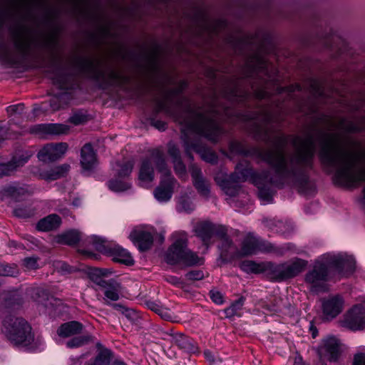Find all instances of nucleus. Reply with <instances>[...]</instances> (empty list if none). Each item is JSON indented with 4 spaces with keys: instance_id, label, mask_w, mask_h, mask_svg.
Wrapping results in <instances>:
<instances>
[{
    "instance_id": "49530a36",
    "label": "nucleus",
    "mask_w": 365,
    "mask_h": 365,
    "mask_svg": "<svg viewBox=\"0 0 365 365\" xmlns=\"http://www.w3.org/2000/svg\"><path fill=\"white\" fill-rule=\"evenodd\" d=\"M158 314L164 319L165 320H170L172 318V314L170 312V311L167 309V308H165L163 307H162V308H158Z\"/></svg>"
},
{
    "instance_id": "20e7f679",
    "label": "nucleus",
    "mask_w": 365,
    "mask_h": 365,
    "mask_svg": "<svg viewBox=\"0 0 365 365\" xmlns=\"http://www.w3.org/2000/svg\"><path fill=\"white\" fill-rule=\"evenodd\" d=\"M2 331L16 345L29 346L34 339L31 327L21 317L9 316L3 321Z\"/></svg>"
},
{
    "instance_id": "f03ea898",
    "label": "nucleus",
    "mask_w": 365,
    "mask_h": 365,
    "mask_svg": "<svg viewBox=\"0 0 365 365\" xmlns=\"http://www.w3.org/2000/svg\"><path fill=\"white\" fill-rule=\"evenodd\" d=\"M354 259L342 253H326L321 255L304 276L309 291L315 294L329 290V282L349 277L354 270Z\"/></svg>"
},
{
    "instance_id": "7ed1b4c3",
    "label": "nucleus",
    "mask_w": 365,
    "mask_h": 365,
    "mask_svg": "<svg viewBox=\"0 0 365 365\" xmlns=\"http://www.w3.org/2000/svg\"><path fill=\"white\" fill-rule=\"evenodd\" d=\"M173 242L169 247L165 261L170 264L182 263L186 265L201 264L202 259L187 247V235L184 232H177L173 235Z\"/></svg>"
},
{
    "instance_id": "6e6d98bb",
    "label": "nucleus",
    "mask_w": 365,
    "mask_h": 365,
    "mask_svg": "<svg viewBox=\"0 0 365 365\" xmlns=\"http://www.w3.org/2000/svg\"><path fill=\"white\" fill-rule=\"evenodd\" d=\"M53 83L57 85L58 87H60L61 88H64L66 86L63 85V83H62L60 80H59V76L58 77H56L53 79Z\"/></svg>"
},
{
    "instance_id": "6e6552de",
    "label": "nucleus",
    "mask_w": 365,
    "mask_h": 365,
    "mask_svg": "<svg viewBox=\"0 0 365 365\" xmlns=\"http://www.w3.org/2000/svg\"><path fill=\"white\" fill-rule=\"evenodd\" d=\"M133 168L131 161L116 162L113 165L115 178L108 182V188L113 192H123L130 188L131 184L127 180Z\"/></svg>"
},
{
    "instance_id": "a878e982",
    "label": "nucleus",
    "mask_w": 365,
    "mask_h": 365,
    "mask_svg": "<svg viewBox=\"0 0 365 365\" xmlns=\"http://www.w3.org/2000/svg\"><path fill=\"white\" fill-rule=\"evenodd\" d=\"M270 262L256 263L253 261H244L240 264V268L247 273H260L266 272L269 274Z\"/></svg>"
},
{
    "instance_id": "f8f14e48",
    "label": "nucleus",
    "mask_w": 365,
    "mask_h": 365,
    "mask_svg": "<svg viewBox=\"0 0 365 365\" xmlns=\"http://www.w3.org/2000/svg\"><path fill=\"white\" fill-rule=\"evenodd\" d=\"M160 158L165 161L162 154L157 152L155 154L153 153L150 159L142 162L138 173L139 185L141 187H148L150 186L151 182L154 180V170L152 163L154 162L159 170L158 163H160ZM164 163L165 164V162Z\"/></svg>"
},
{
    "instance_id": "774afa93",
    "label": "nucleus",
    "mask_w": 365,
    "mask_h": 365,
    "mask_svg": "<svg viewBox=\"0 0 365 365\" xmlns=\"http://www.w3.org/2000/svg\"><path fill=\"white\" fill-rule=\"evenodd\" d=\"M284 90V88H280V89L279 90V93H282Z\"/></svg>"
},
{
    "instance_id": "2eb2a0df",
    "label": "nucleus",
    "mask_w": 365,
    "mask_h": 365,
    "mask_svg": "<svg viewBox=\"0 0 365 365\" xmlns=\"http://www.w3.org/2000/svg\"><path fill=\"white\" fill-rule=\"evenodd\" d=\"M67 149L68 145L66 143L48 144L38 152V158L43 163L55 161L61 158Z\"/></svg>"
},
{
    "instance_id": "a211bd4d",
    "label": "nucleus",
    "mask_w": 365,
    "mask_h": 365,
    "mask_svg": "<svg viewBox=\"0 0 365 365\" xmlns=\"http://www.w3.org/2000/svg\"><path fill=\"white\" fill-rule=\"evenodd\" d=\"M129 238L140 251L150 249L153 242V235L150 232L141 229L133 230Z\"/></svg>"
},
{
    "instance_id": "58836bf2",
    "label": "nucleus",
    "mask_w": 365,
    "mask_h": 365,
    "mask_svg": "<svg viewBox=\"0 0 365 365\" xmlns=\"http://www.w3.org/2000/svg\"><path fill=\"white\" fill-rule=\"evenodd\" d=\"M23 264L27 269H36L38 268V258L35 257H26Z\"/></svg>"
},
{
    "instance_id": "3c124183",
    "label": "nucleus",
    "mask_w": 365,
    "mask_h": 365,
    "mask_svg": "<svg viewBox=\"0 0 365 365\" xmlns=\"http://www.w3.org/2000/svg\"><path fill=\"white\" fill-rule=\"evenodd\" d=\"M180 341L181 342L180 345L184 349L192 350V349L190 347L191 344L189 340L184 335H180Z\"/></svg>"
},
{
    "instance_id": "bb28decb",
    "label": "nucleus",
    "mask_w": 365,
    "mask_h": 365,
    "mask_svg": "<svg viewBox=\"0 0 365 365\" xmlns=\"http://www.w3.org/2000/svg\"><path fill=\"white\" fill-rule=\"evenodd\" d=\"M81 329V324L73 321L62 324L58 329V334L62 337H69L80 333Z\"/></svg>"
},
{
    "instance_id": "4c0bfd02",
    "label": "nucleus",
    "mask_w": 365,
    "mask_h": 365,
    "mask_svg": "<svg viewBox=\"0 0 365 365\" xmlns=\"http://www.w3.org/2000/svg\"><path fill=\"white\" fill-rule=\"evenodd\" d=\"M173 165H174V168H175V173L176 174L180 177V178H184L186 176V170H185V165L183 164V163L182 162L181 159H175V160H174L173 162Z\"/></svg>"
},
{
    "instance_id": "8fccbe9b",
    "label": "nucleus",
    "mask_w": 365,
    "mask_h": 365,
    "mask_svg": "<svg viewBox=\"0 0 365 365\" xmlns=\"http://www.w3.org/2000/svg\"><path fill=\"white\" fill-rule=\"evenodd\" d=\"M82 61V70L83 71H87L90 69H93V67H94V63L91 60V59H88V58H83L81 60Z\"/></svg>"
},
{
    "instance_id": "a19ab883",
    "label": "nucleus",
    "mask_w": 365,
    "mask_h": 365,
    "mask_svg": "<svg viewBox=\"0 0 365 365\" xmlns=\"http://www.w3.org/2000/svg\"><path fill=\"white\" fill-rule=\"evenodd\" d=\"M185 276L189 280H200L204 277V274L200 270H192L187 272Z\"/></svg>"
},
{
    "instance_id": "a18cd8bd",
    "label": "nucleus",
    "mask_w": 365,
    "mask_h": 365,
    "mask_svg": "<svg viewBox=\"0 0 365 365\" xmlns=\"http://www.w3.org/2000/svg\"><path fill=\"white\" fill-rule=\"evenodd\" d=\"M353 365H365V354H356L354 356Z\"/></svg>"
},
{
    "instance_id": "e433bc0d",
    "label": "nucleus",
    "mask_w": 365,
    "mask_h": 365,
    "mask_svg": "<svg viewBox=\"0 0 365 365\" xmlns=\"http://www.w3.org/2000/svg\"><path fill=\"white\" fill-rule=\"evenodd\" d=\"M18 270L16 267H11L8 264H0V275L1 276H16Z\"/></svg>"
},
{
    "instance_id": "7c9ffc66",
    "label": "nucleus",
    "mask_w": 365,
    "mask_h": 365,
    "mask_svg": "<svg viewBox=\"0 0 365 365\" xmlns=\"http://www.w3.org/2000/svg\"><path fill=\"white\" fill-rule=\"evenodd\" d=\"M193 150L199 153L203 160L210 163L217 162V155L211 150L205 148L197 149L195 147L193 148Z\"/></svg>"
},
{
    "instance_id": "473e14b6",
    "label": "nucleus",
    "mask_w": 365,
    "mask_h": 365,
    "mask_svg": "<svg viewBox=\"0 0 365 365\" xmlns=\"http://www.w3.org/2000/svg\"><path fill=\"white\" fill-rule=\"evenodd\" d=\"M31 295L34 301L39 303H42L45 300L48 299V293L41 287H35L31 289Z\"/></svg>"
},
{
    "instance_id": "aec40b11",
    "label": "nucleus",
    "mask_w": 365,
    "mask_h": 365,
    "mask_svg": "<svg viewBox=\"0 0 365 365\" xmlns=\"http://www.w3.org/2000/svg\"><path fill=\"white\" fill-rule=\"evenodd\" d=\"M98 284L104 290V300L117 301L121 292V285L115 280H101Z\"/></svg>"
},
{
    "instance_id": "c9c22d12",
    "label": "nucleus",
    "mask_w": 365,
    "mask_h": 365,
    "mask_svg": "<svg viewBox=\"0 0 365 365\" xmlns=\"http://www.w3.org/2000/svg\"><path fill=\"white\" fill-rule=\"evenodd\" d=\"M88 116L82 112L74 113L70 118L69 122L77 125L87 121Z\"/></svg>"
},
{
    "instance_id": "b1692460",
    "label": "nucleus",
    "mask_w": 365,
    "mask_h": 365,
    "mask_svg": "<svg viewBox=\"0 0 365 365\" xmlns=\"http://www.w3.org/2000/svg\"><path fill=\"white\" fill-rule=\"evenodd\" d=\"M220 230L222 233V235L220 236L221 245L220 246L222 256L227 257L240 255V252L236 250L232 241L224 235L225 229L220 227Z\"/></svg>"
},
{
    "instance_id": "09e8293b",
    "label": "nucleus",
    "mask_w": 365,
    "mask_h": 365,
    "mask_svg": "<svg viewBox=\"0 0 365 365\" xmlns=\"http://www.w3.org/2000/svg\"><path fill=\"white\" fill-rule=\"evenodd\" d=\"M59 96H54L50 100V108L51 110H57L60 108Z\"/></svg>"
},
{
    "instance_id": "79ce46f5",
    "label": "nucleus",
    "mask_w": 365,
    "mask_h": 365,
    "mask_svg": "<svg viewBox=\"0 0 365 365\" xmlns=\"http://www.w3.org/2000/svg\"><path fill=\"white\" fill-rule=\"evenodd\" d=\"M210 298L217 304H222L223 303V295L218 291H210Z\"/></svg>"
},
{
    "instance_id": "6ab92c4d",
    "label": "nucleus",
    "mask_w": 365,
    "mask_h": 365,
    "mask_svg": "<svg viewBox=\"0 0 365 365\" xmlns=\"http://www.w3.org/2000/svg\"><path fill=\"white\" fill-rule=\"evenodd\" d=\"M96 154L94 152L92 145L89 143L86 144L81 149V165L83 171H91L97 165Z\"/></svg>"
},
{
    "instance_id": "f704fd0d",
    "label": "nucleus",
    "mask_w": 365,
    "mask_h": 365,
    "mask_svg": "<svg viewBox=\"0 0 365 365\" xmlns=\"http://www.w3.org/2000/svg\"><path fill=\"white\" fill-rule=\"evenodd\" d=\"M90 340V336H81L74 337L67 342V346L69 348H76L86 344Z\"/></svg>"
},
{
    "instance_id": "72a5a7b5",
    "label": "nucleus",
    "mask_w": 365,
    "mask_h": 365,
    "mask_svg": "<svg viewBox=\"0 0 365 365\" xmlns=\"http://www.w3.org/2000/svg\"><path fill=\"white\" fill-rule=\"evenodd\" d=\"M34 213V211L31 207L26 206H19L14 209V214L19 217H30Z\"/></svg>"
},
{
    "instance_id": "f257e3e1",
    "label": "nucleus",
    "mask_w": 365,
    "mask_h": 365,
    "mask_svg": "<svg viewBox=\"0 0 365 365\" xmlns=\"http://www.w3.org/2000/svg\"><path fill=\"white\" fill-rule=\"evenodd\" d=\"M292 143L296 152L292 158L287 157L281 148L263 154V159L274 169V175H271L269 172L253 173L250 169H244L222 180L217 177V185L227 195L233 197L239 192L238 182L250 179L258 187L262 203L271 202L273 195L271 186L279 187L289 182L302 172L303 168L311 165L314 151L313 137L310 135L304 138L296 137Z\"/></svg>"
},
{
    "instance_id": "c03bdc74",
    "label": "nucleus",
    "mask_w": 365,
    "mask_h": 365,
    "mask_svg": "<svg viewBox=\"0 0 365 365\" xmlns=\"http://www.w3.org/2000/svg\"><path fill=\"white\" fill-rule=\"evenodd\" d=\"M121 74L115 71H111L110 73V81L112 84H120L121 82Z\"/></svg>"
},
{
    "instance_id": "1a4fd4ad",
    "label": "nucleus",
    "mask_w": 365,
    "mask_h": 365,
    "mask_svg": "<svg viewBox=\"0 0 365 365\" xmlns=\"http://www.w3.org/2000/svg\"><path fill=\"white\" fill-rule=\"evenodd\" d=\"M160 163H158L159 172L161 173V182L160 185L155 190L154 196L160 202H168L170 200L174 185V178L172 177L170 170L163 159Z\"/></svg>"
},
{
    "instance_id": "052dcab7",
    "label": "nucleus",
    "mask_w": 365,
    "mask_h": 365,
    "mask_svg": "<svg viewBox=\"0 0 365 365\" xmlns=\"http://www.w3.org/2000/svg\"><path fill=\"white\" fill-rule=\"evenodd\" d=\"M72 204L74 207H78L81 205V200L79 199H75Z\"/></svg>"
},
{
    "instance_id": "5fc2aeb1",
    "label": "nucleus",
    "mask_w": 365,
    "mask_h": 365,
    "mask_svg": "<svg viewBox=\"0 0 365 365\" xmlns=\"http://www.w3.org/2000/svg\"><path fill=\"white\" fill-rule=\"evenodd\" d=\"M59 271L64 272L68 271V265L63 262H59Z\"/></svg>"
},
{
    "instance_id": "39448f33",
    "label": "nucleus",
    "mask_w": 365,
    "mask_h": 365,
    "mask_svg": "<svg viewBox=\"0 0 365 365\" xmlns=\"http://www.w3.org/2000/svg\"><path fill=\"white\" fill-rule=\"evenodd\" d=\"M179 122L212 141L217 140L221 133L215 117L212 114L202 115L201 113L191 112L187 114L185 119L179 120Z\"/></svg>"
},
{
    "instance_id": "bf43d9fd",
    "label": "nucleus",
    "mask_w": 365,
    "mask_h": 365,
    "mask_svg": "<svg viewBox=\"0 0 365 365\" xmlns=\"http://www.w3.org/2000/svg\"><path fill=\"white\" fill-rule=\"evenodd\" d=\"M56 307L55 308V312L56 314L59 316V300H56Z\"/></svg>"
},
{
    "instance_id": "ea45409f",
    "label": "nucleus",
    "mask_w": 365,
    "mask_h": 365,
    "mask_svg": "<svg viewBox=\"0 0 365 365\" xmlns=\"http://www.w3.org/2000/svg\"><path fill=\"white\" fill-rule=\"evenodd\" d=\"M24 106L22 103L12 105L6 108V111L9 115L20 114L23 112Z\"/></svg>"
},
{
    "instance_id": "2f4dec72",
    "label": "nucleus",
    "mask_w": 365,
    "mask_h": 365,
    "mask_svg": "<svg viewBox=\"0 0 365 365\" xmlns=\"http://www.w3.org/2000/svg\"><path fill=\"white\" fill-rule=\"evenodd\" d=\"M245 299L244 298H240L234 302L228 308L225 309V313L227 317H233L235 315H240V311H241Z\"/></svg>"
},
{
    "instance_id": "680f3d73",
    "label": "nucleus",
    "mask_w": 365,
    "mask_h": 365,
    "mask_svg": "<svg viewBox=\"0 0 365 365\" xmlns=\"http://www.w3.org/2000/svg\"><path fill=\"white\" fill-rule=\"evenodd\" d=\"M267 310L270 311V312H277L278 309L275 307H267Z\"/></svg>"
},
{
    "instance_id": "13d9d810",
    "label": "nucleus",
    "mask_w": 365,
    "mask_h": 365,
    "mask_svg": "<svg viewBox=\"0 0 365 365\" xmlns=\"http://www.w3.org/2000/svg\"><path fill=\"white\" fill-rule=\"evenodd\" d=\"M205 355L206 358H207L208 360H210V361L213 360V357H212V356L211 355V353H210V351H205Z\"/></svg>"
},
{
    "instance_id": "338daca9",
    "label": "nucleus",
    "mask_w": 365,
    "mask_h": 365,
    "mask_svg": "<svg viewBox=\"0 0 365 365\" xmlns=\"http://www.w3.org/2000/svg\"><path fill=\"white\" fill-rule=\"evenodd\" d=\"M312 335L313 337H315L317 336V331H313Z\"/></svg>"
},
{
    "instance_id": "4be33fe9",
    "label": "nucleus",
    "mask_w": 365,
    "mask_h": 365,
    "mask_svg": "<svg viewBox=\"0 0 365 365\" xmlns=\"http://www.w3.org/2000/svg\"><path fill=\"white\" fill-rule=\"evenodd\" d=\"M70 165L68 164H63L58 166L51 168L48 170H41L39 176L47 181L56 180L61 178L68 173Z\"/></svg>"
},
{
    "instance_id": "c85d7f7f",
    "label": "nucleus",
    "mask_w": 365,
    "mask_h": 365,
    "mask_svg": "<svg viewBox=\"0 0 365 365\" xmlns=\"http://www.w3.org/2000/svg\"><path fill=\"white\" fill-rule=\"evenodd\" d=\"M81 239L80 232L77 230H69L58 237V242L68 245H76Z\"/></svg>"
},
{
    "instance_id": "9d476101",
    "label": "nucleus",
    "mask_w": 365,
    "mask_h": 365,
    "mask_svg": "<svg viewBox=\"0 0 365 365\" xmlns=\"http://www.w3.org/2000/svg\"><path fill=\"white\" fill-rule=\"evenodd\" d=\"M322 318L331 321L337 317L345 307V300L339 294H329L321 299Z\"/></svg>"
},
{
    "instance_id": "412c9836",
    "label": "nucleus",
    "mask_w": 365,
    "mask_h": 365,
    "mask_svg": "<svg viewBox=\"0 0 365 365\" xmlns=\"http://www.w3.org/2000/svg\"><path fill=\"white\" fill-rule=\"evenodd\" d=\"M30 155L23 154L19 157H14L7 163H0V176L11 175L18 168L23 166L29 159Z\"/></svg>"
},
{
    "instance_id": "5701e85b",
    "label": "nucleus",
    "mask_w": 365,
    "mask_h": 365,
    "mask_svg": "<svg viewBox=\"0 0 365 365\" xmlns=\"http://www.w3.org/2000/svg\"><path fill=\"white\" fill-rule=\"evenodd\" d=\"M61 223L60 217L52 214L39 220L36 225V228L40 231L47 232L58 228Z\"/></svg>"
},
{
    "instance_id": "69168bd1",
    "label": "nucleus",
    "mask_w": 365,
    "mask_h": 365,
    "mask_svg": "<svg viewBox=\"0 0 365 365\" xmlns=\"http://www.w3.org/2000/svg\"><path fill=\"white\" fill-rule=\"evenodd\" d=\"M292 247H291V245H290V244H288V245H287V250H292Z\"/></svg>"
},
{
    "instance_id": "864d4df0",
    "label": "nucleus",
    "mask_w": 365,
    "mask_h": 365,
    "mask_svg": "<svg viewBox=\"0 0 365 365\" xmlns=\"http://www.w3.org/2000/svg\"><path fill=\"white\" fill-rule=\"evenodd\" d=\"M148 306L150 308V309H152L153 311H154L156 313L158 312V308H162L161 306H160L154 302H151Z\"/></svg>"
},
{
    "instance_id": "4d7b16f0",
    "label": "nucleus",
    "mask_w": 365,
    "mask_h": 365,
    "mask_svg": "<svg viewBox=\"0 0 365 365\" xmlns=\"http://www.w3.org/2000/svg\"><path fill=\"white\" fill-rule=\"evenodd\" d=\"M294 365H304L302 357H300V356L296 357L294 359Z\"/></svg>"
},
{
    "instance_id": "4468645a",
    "label": "nucleus",
    "mask_w": 365,
    "mask_h": 365,
    "mask_svg": "<svg viewBox=\"0 0 365 365\" xmlns=\"http://www.w3.org/2000/svg\"><path fill=\"white\" fill-rule=\"evenodd\" d=\"M274 247L252 234H248L242 242L240 255H250L258 252H272Z\"/></svg>"
},
{
    "instance_id": "37998d69",
    "label": "nucleus",
    "mask_w": 365,
    "mask_h": 365,
    "mask_svg": "<svg viewBox=\"0 0 365 365\" xmlns=\"http://www.w3.org/2000/svg\"><path fill=\"white\" fill-rule=\"evenodd\" d=\"M168 153L172 157L173 162L180 158L179 150L173 144H169Z\"/></svg>"
},
{
    "instance_id": "de8ad7c7",
    "label": "nucleus",
    "mask_w": 365,
    "mask_h": 365,
    "mask_svg": "<svg viewBox=\"0 0 365 365\" xmlns=\"http://www.w3.org/2000/svg\"><path fill=\"white\" fill-rule=\"evenodd\" d=\"M109 360L107 357L100 354L94 360L92 365H108Z\"/></svg>"
},
{
    "instance_id": "0e129e2a",
    "label": "nucleus",
    "mask_w": 365,
    "mask_h": 365,
    "mask_svg": "<svg viewBox=\"0 0 365 365\" xmlns=\"http://www.w3.org/2000/svg\"><path fill=\"white\" fill-rule=\"evenodd\" d=\"M267 96V91H265L264 93H262V94L260 96V97H261V98H264V97H266Z\"/></svg>"
},
{
    "instance_id": "423d86ee",
    "label": "nucleus",
    "mask_w": 365,
    "mask_h": 365,
    "mask_svg": "<svg viewBox=\"0 0 365 365\" xmlns=\"http://www.w3.org/2000/svg\"><path fill=\"white\" fill-rule=\"evenodd\" d=\"M90 242L97 251L112 257L115 262L125 265L134 264V259L130 253L113 242L93 235L91 237Z\"/></svg>"
},
{
    "instance_id": "9b49d317",
    "label": "nucleus",
    "mask_w": 365,
    "mask_h": 365,
    "mask_svg": "<svg viewBox=\"0 0 365 365\" xmlns=\"http://www.w3.org/2000/svg\"><path fill=\"white\" fill-rule=\"evenodd\" d=\"M342 353V344L339 339L334 336L324 338L317 348V354L321 361L327 360L336 362Z\"/></svg>"
},
{
    "instance_id": "ddd939ff",
    "label": "nucleus",
    "mask_w": 365,
    "mask_h": 365,
    "mask_svg": "<svg viewBox=\"0 0 365 365\" xmlns=\"http://www.w3.org/2000/svg\"><path fill=\"white\" fill-rule=\"evenodd\" d=\"M341 324L343 327L354 331L364 329L365 306L357 304L353 307L344 315Z\"/></svg>"
},
{
    "instance_id": "393cba45",
    "label": "nucleus",
    "mask_w": 365,
    "mask_h": 365,
    "mask_svg": "<svg viewBox=\"0 0 365 365\" xmlns=\"http://www.w3.org/2000/svg\"><path fill=\"white\" fill-rule=\"evenodd\" d=\"M195 230L205 244H207L212 236L216 232V229L211 222H202L198 223Z\"/></svg>"
},
{
    "instance_id": "dca6fc26",
    "label": "nucleus",
    "mask_w": 365,
    "mask_h": 365,
    "mask_svg": "<svg viewBox=\"0 0 365 365\" xmlns=\"http://www.w3.org/2000/svg\"><path fill=\"white\" fill-rule=\"evenodd\" d=\"M69 126L64 124L48 123L39 124L31 128L30 131L41 138H47L48 135H61L67 133Z\"/></svg>"
},
{
    "instance_id": "cd10ccee",
    "label": "nucleus",
    "mask_w": 365,
    "mask_h": 365,
    "mask_svg": "<svg viewBox=\"0 0 365 365\" xmlns=\"http://www.w3.org/2000/svg\"><path fill=\"white\" fill-rule=\"evenodd\" d=\"M33 43V38L29 33L24 34L21 36L17 38L15 41L16 50L22 56H25L29 52Z\"/></svg>"
},
{
    "instance_id": "c756f323",
    "label": "nucleus",
    "mask_w": 365,
    "mask_h": 365,
    "mask_svg": "<svg viewBox=\"0 0 365 365\" xmlns=\"http://www.w3.org/2000/svg\"><path fill=\"white\" fill-rule=\"evenodd\" d=\"M195 206L190 197L186 195L180 197L177 205L178 211L190 213L195 210Z\"/></svg>"
},
{
    "instance_id": "603ef678",
    "label": "nucleus",
    "mask_w": 365,
    "mask_h": 365,
    "mask_svg": "<svg viewBox=\"0 0 365 365\" xmlns=\"http://www.w3.org/2000/svg\"><path fill=\"white\" fill-rule=\"evenodd\" d=\"M168 281L173 284H175V285H178L180 283V279L175 277H169L168 278Z\"/></svg>"
},
{
    "instance_id": "f3484780",
    "label": "nucleus",
    "mask_w": 365,
    "mask_h": 365,
    "mask_svg": "<svg viewBox=\"0 0 365 365\" xmlns=\"http://www.w3.org/2000/svg\"><path fill=\"white\" fill-rule=\"evenodd\" d=\"M192 183L199 194L208 199L210 196V185L209 182L202 176L200 170L195 165L190 167Z\"/></svg>"
},
{
    "instance_id": "0eeeda50",
    "label": "nucleus",
    "mask_w": 365,
    "mask_h": 365,
    "mask_svg": "<svg viewBox=\"0 0 365 365\" xmlns=\"http://www.w3.org/2000/svg\"><path fill=\"white\" fill-rule=\"evenodd\" d=\"M307 265V261L299 258L278 264L270 262L269 274L277 281H283L297 276Z\"/></svg>"
},
{
    "instance_id": "e2e57ef3",
    "label": "nucleus",
    "mask_w": 365,
    "mask_h": 365,
    "mask_svg": "<svg viewBox=\"0 0 365 365\" xmlns=\"http://www.w3.org/2000/svg\"><path fill=\"white\" fill-rule=\"evenodd\" d=\"M161 126L160 125H158L157 124L155 125V126L159 129V130H163L165 128V125L163 123H161Z\"/></svg>"
}]
</instances>
